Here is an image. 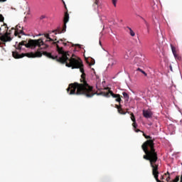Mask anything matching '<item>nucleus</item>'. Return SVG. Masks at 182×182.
I'll return each instance as SVG.
<instances>
[{
	"mask_svg": "<svg viewBox=\"0 0 182 182\" xmlns=\"http://www.w3.org/2000/svg\"><path fill=\"white\" fill-rule=\"evenodd\" d=\"M143 20L144 21V23H145L146 25H148L147 21H146V20H144V18H143Z\"/></svg>",
	"mask_w": 182,
	"mask_h": 182,
	"instance_id": "25",
	"label": "nucleus"
},
{
	"mask_svg": "<svg viewBox=\"0 0 182 182\" xmlns=\"http://www.w3.org/2000/svg\"><path fill=\"white\" fill-rule=\"evenodd\" d=\"M127 29H128V31H129L128 32H129V35H130L131 36H132V37L136 36V33H134V31H133V30L132 29V28L127 26Z\"/></svg>",
	"mask_w": 182,
	"mask_h": 182,
	"instance_id": "10",
	"label": "nucleus"
},
{
	"mask_svg": "<svg viewBox=\"0 0 182 182\" xmlns=\"http://www.w3.org/2000/svg\"><path fill=\"white\" fill-rule=\"evenodd\" d=\"M11 29L14 31V28H12Z\"/></svg>",
	"mask_w": 182,
	"mask_h": 182,
	"instance_id": "30",
	"label": "nucleus"
},
{
	"mask_svg": "<svg viewBox=\"0 0 182 182\" xmlns=\"http://www.w3.org/2000/svg\"><path fill=\"white\" fill-rule=\"evenodd\" d=\"M137 70L139 72H141L143 73V75H144V76H147V73L146 72H144V70H141V68H137Z\"/></svg>",
	"mask_w": 182,
	"mask_h": 182,
	"instance_id": "14",
	"label": "nucleus"
},
{
	"mask_svg": "<svg viewBox=\"0 0 182 182\" xmlns=\"http://www.w3.org/2000/svg\"><path fill=\"white\" fill-rule=\"evenodd\" d=\"M171 178L170 177V176H168L166 178V181L167 182H170Z\"/></svg>",
	"mask_w": 182,
	"mask_h": 182,
	"instance_id": "19",
	"label": "nucleus"
},
{
	"mask_svg": "<svg viewBox=\"0 0 182 182\" xmlns=\"http://www.w3.org/2000/svg\"><path fill=\"white\" fill-rule=\"evenodd\" d=\"M14 35L18 38H21V35H25V33L22 30H15Z\"/></svg>",
	"mask_w": 182,
	"mask_h": 182,
	"instance_id": "7",
	"label": "nucleus"
},
{
	"mask_svg": "<svg viewBox=\"0 0 182 182\" xmlns=\"http://www.w3.org/2000/svg\"><path fill=\"white\" fill-rule=\"evenodd\" d=\"M100 45H102V42L101 41H100Z\"/></svg>",
	"mask_w": 182,
	"mask_h": 182,
	"instance_id": "28",
	"label": "nucleus"
},
{
	"mask_svg": "<svg viewBox=\"0 0 182 182\" xmlns=\"http://www.w3.org/2000/svg\"><path fill=\"white\" fill-rule=\"evenodd\" d=\"M143 116L146 119H150L151 117V116H153V114L151 113V112H150L149 110H144L143 111Z\"/></svg>",
	"mask_w": 182,
	"mask_h": 182,
	"instance_id": "6",
	"label": "nucleus"
},
{
	"mask_svg": "<svg viewBox=\"0 0 182 182\" xmlns=\"http://www.w3.org/2000/svg\"><path fill=\"white\" fill-rule=\"evenodd\" d=\"M4 16L2 14H0V22H4ZM0 40L3 43V45H5V42H11L12 41V38L9 35H11V32H8V26L6 23H4V25L0 27Z\"/></svg>",
	"mask_w": 182,
	"mask_h": 182,
	"instance_id": "3",
	"label": "nucleus"
},
{
	"mask_svg": "<svg viewBox=\"0 0 182 182\" xmlns=\"http://www.w3.org/2000/svg\"><path fill=\"white\" fill-rule=\"evenodd\" d=\"M6 0H0V3L1 2H6Z\"/></svg>",
	"mask_w": 182,
	"mask_h": 182,
	"instance_id": "24",
	"label": "nucleus"
},
{
	"mask_svg": "<svg viewBox=\"0 0 182 182\" xmlns=\"http://www.w3.org/2000/svg\"><path fill=\"white\" fill-rule=\"evenodd\" d=\"M118 112L119 113V114H126V113H127V112H124L123 110L122 107H121L120 109H118Z\"/></svg>",
	"mask_w": 182,
	"mask_h": 182,
	"instance_id": "13",
	"label": "nucleus"
},
{
	"mask_svg": "<svg viewBox=\"0 0 182 182\" xmlns=\"http://www.w3.org/2000/svg\"><path fill=\"white\" fill-rule=\"evenodd\" d=\"M63 43L64 46H66V45H68V43Z\"/></svg>",
	"mask_w": 182,
	"mask_h": 182,
	"instance_id": "27",
	"label": "nucleus"
},
{
	"mask_svg": "<svg viewBox=\"0 0 182 182\" xmlns=\"http://www.w3.org/2000/svg\"><path fill=\"white\" fill-rule=\"evenodd\" d=\"M112 2L114 6L116 7L117 6V0H112Z\"/></svg>",
	"mask_w": 182,
	"mask_h": 182,
	"instance_id": "18",
	"label": "nucleus"
},
{
	"mask_svg": "<svg viewBox=\"0 0 182 182\" xmlns=\"http://www.w3.org/2000/svg\"><path fill=\"white\" fill-rule=\"evenodd\" d=\"M92 8L95 12H97V9L99 8V0H95L92 4Z\"/></svg>",
	"mask_w": 182,
	"mask_h": 182,
	"instance_id": "8",
	"label": "nucleus"
},
{
	"mask_svg": "<svg viewBox=\"0 0 182 182\" xmlns=\"http://www.w3.org/2000/svg\"><path fill=\"white\" fill-rule=\"evenodd\" d=\"M18 26H16V29H18Z\"/></svg>",
	"mask_w": 182,
	"mask_h": 182,
	"instance_id": "29",
	"label": "nucleus"
},
{
	"mask_svg": "<svg viewBox=\"0 0 182 182\" xmlns=\"http://www.w3.org/2000/svg\"><path fill=\"white\" fill-rule=\"evenodd\" d=\"M134 131L136 132V133H139V132H141L140 129H134Z\"/></svg>",
	"mask_w": 182,
	"mask_h": 182,
	"instance_id": "21",
	"label": "nucleus"
},
{
	"mask_svg": "<svg viewBox=\"0 0 182 182\" xmlns=\"http://www.w3.org/2000/svg\"><path fill=\"white\" fill-rule=\"evenodd\" d=\"M132 127H134V129H137V123L136 122V121L133 122Z\"/></svg>",
	"mask_w": 182,
	"mask_h": 182,
	"instance_id": "17",
	"label": "nucleus"
},
{
	"mask_svg": "<svg viewBox=\"0 0 182 182\" xmlns=\"http://www.w3.org/2000/svg\"><path fill=\"white\" fill-rule=\"evenodd\" d=\"M122 95H123V97H124V99L127 100V101H129V94H127V92H122Z\"/></svg>",
	"mask_w": 182,
	"mask_h": 182,
	"instance_id": "12",
	"label": "nucleus"
},
{
	"mask_svg": "<svg viewBox=\"0 0 182 182\" xmlns=\"http://www.w3.org/2000/svg\"><path fill=\"white\" fill-rule=\"evenodd\" d=\"M25 46L26 48H36V46H38L41 49H46L47 48H49V46L43 42L42 38L38 40H29L28 43L23 41L18 43V49H21V46Z\"/></svg>",
	"mask_w": 182,
	"mask_h": 182,
	"instance_id": "2",
	"label": "nucleus"
},
{
	"mask_svg": "<svg viewBox=\"0 0 182 182\" xmlns=\"http://www.w3.org/2000/svg\"><path fill=\"white\" fill-rule=\"evenodd\" d=\"M40 19H45V16H41Z\"/></svg>",
	"mask_w": 182,
	"mask_h": 182,
	"instance_id": "23",
	"label": "nucleus"
},
{
	"mask_svg": "<svg viewBox=\"0 0 182 182\" xmlns=\"http://www.w3.org/2000/svg\"><path fill=\"white\" fill-rule=\"evenodd\" d=\"M69 22V13L65 12L64 16V23L63 27H59L56 30L53 31V33L58 35V33H65L66 32V23Z\"/></svg>",
	"mask_w": 182,
	"mask_h": 182,
	"instance_id": "4",
	"label": "nucleus"
},
{
	"mask_svg": "<svg viewBox=\"0 0 182 182\" xmlns=\"http://www.w3.org/2000/svg\"><path fill=\"white\" fill-rule=\"evenodd\" d=\"M165 176H170V172L167 171V173H165Z\"/></svg>",
	"mask_w": 182,
	"mask_h": 182,
	"instance_id": "22",
	"label": "nucleus"
},
{
	"mask_svg": "<svg viewBox=\"0 0 182 182\" xmlns=\"http://www.w3.org/2000/svg\"><path fill=\"white\" fill-rule=\"evenodd\" d=\"M171 48L175 59H178V60H180V59H181V57H180V55L177 54V50H176V47H174L173 44H171Z\"/></svg>",
	"mask_w": 182,
	"mask_h": 182,
	"instance_id": "5",
	"label": "nucleus"
},
{
	"mask_svg": "<svg viewBox=\"0 0 182 182\" xmlns=\"http://www.w3.org/2000/svg\"><path fill=\"white\" fill-rule=\"evenodd\" d=\"M127 113H128V114H130L131 116V120L132 122H136V117H134V114H133V112H130L129 111H127Z\"/></svg>",
	"mask_w": 182,
	"mask_h": 182,
	"instance_id": "11",
	"label": "nucleus"
},
{
	"mask_svg": "<svg viewBox=\"0 0 182 182\" xmlns=\"http://www.w3.org/2000/svg\"><path fill=\"white\" fill-rule=\"evenodd\" d=\"M59 42H63V39H60L57 42H53V45H56L57 50L61 56L58 58V55H53L52 53L43 51V53L38 50L36 53H21L19 54L17 51L12 52L13 57L14 59H21L22 58H41L42 55L48 58V59H53V60H56V62H59L60 63L65 64L68 68H71L72 69H80V72H81V79L79 82H74L69 85L67 88V92L70 95H82L85 96V97H93L95 95L105 96V97H110V95L114 99H116V102L120 103L122 102V97L119 94H114L112 90H110L109 87L105 88V90H108V92H100L97 93L93 90V87L87 84V81H86V74L85 73V69L83 68V62L79 57H76L75 54L72 55V57L69 58V53L68 52H65L63 50V48L59 47Z\"/></svg>",
	"mask_w": 182,
	"mask_h": 182,
	"instance_id": "1",
	"label": "nucleus"
},
{
	"mask_svg": "<svg viewBox=\"0 0 182 182\" xmlns=\"http://www.w3.org/2000/svg\"><path fill=\"white\" fill-rule=\"evenodd\" d=\"M115 107L117 109V110H119V109H120L122 107V106H119L117 105H115Z\"/></svg>",
	"mask_w": 182,
	"mask_h": 182,
	"instance_id": "20",
	"label": "nucleus"
},
{
	"mask_svg": "<svg viewBox=\"0 0 182 182\" xmlns=\"http://www.w3.org/2000/svg\"><path fill=\"white\" fill-rule=\"evenodd\" d=\"M180 181V176H176L175 179L172 181V182H178Z\"/></svg>",
	"mask_w": 182,
	"mask_h": 182,
	"instance_id": "15",
	"label": "nucleus"
},
{
	"mask_svg": "<svg viewBox=\"0 0 182 182\" xmlns=\"http://www.w3.org/2000/svg\"><path fill=\"white\" fill-rule=\"evenodd\" d=\"M152 8H153L154 11H157L158 6L156 4H154V5L152 6Z\"/></svg>",
	"mask_w": 182,
	"mask_h": 182,
	"instance_id": "16",
	"label": "nucleus"
},
{
	"mask_svg": "<svg viewBox=\"0 0 182 182\" xmlns=\"http://www.w3.org/2000/svg\"><path fill=\"white\" fill-rule=\"evenodd\" d=\"M161 180H164V176H161Z\"/></svg>",
	"mask_w": 182,
	"mask_h": 182,
	"instance_id": "26",
	"label": "nucleus"
},
{
	"mask_svg": "<svg viewBox=\"0 0 182 182\" xmlns=\"http://www.w3.org/2000/svg\"><path fill=\"white\" fill-rule=\"evenodd\" d=\"M45 38H46V39H48V40H46V42H55V41H56V38L53 40V38H51L49 34L48 33L45 35Z\"/></svg>",
	"mask_w": 182,
	"mask_h": 182,
	"instance_id": "9",
	"label": "nucleus"
}]
</instances>
